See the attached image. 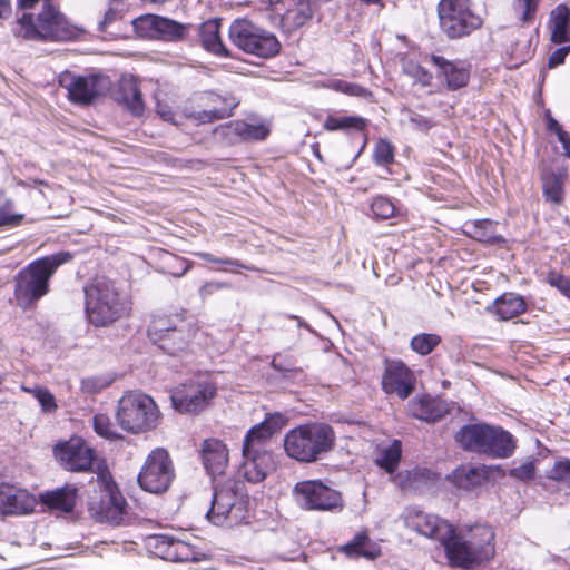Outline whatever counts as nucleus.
I'll return each mask as SVG.
<instances>
[{
    "label": "nucleus",
    "instance_id": "nucleus-1",
    "mask_svg": "<svg viewBox=\"0 0 570 570\" xmlns=\"http://www.w3.org/2000/svg\"><path fill=\"white\" fill-rule=\"evenodd\" d=\"M279 413L268 414L266 419L249 429L245 435L239 473L252 483L263 481L273 468V454L268 449L271 438L284 425Z\"/></svg>",
    "mask_w": 570,
    "mask_h": 570
},
{
    "label": "nucleus",
    "instance_id": "nucleus-2",
    "mask_svg": "<svg viewBox=\"0 0 570 570\" xmlns=\"http://www.w3.org/2000/svg\"><path fill=\"white\" fill-rule=\"evenodd\" d=\"M130 308L129 297L111 279L97 277L85 286V311L96 327L115 323L128 315Z\"/></svg>",
    "mask_w": 570,
    "mask_h": 570
},
{
    "label": "nucleus",
    "instance_id": "nucleus-3",
    "mask_svg": "<svg viewBox=\"0 0 570 570\" xmlns=\"http://www.w3.org/2000/svg\"><path fill=\"white\" fill-rule=\"evenodd\" d=\"M336 443L334 429L322 422H309L291 429L284 436L286 455L299 463H314L333 451Z\"/></svg>",
    "mask_w": 570,
    "mask_h": 570
},
{
    "label": "nucleus",
    "instance_id": "nucleus-4",
    "mask_svg": "<svg viewBox=\"0 0 570 570\" xmlns=\"http://www.w3.org/2000/svg\"><path fill=\"white\" fill-rule=\"evenodd\" d=\"M72 258L70 253L60 252L30 263L14 277V299L19 307L31 308L49 292V279L56 269Z\"/></svg>",
    "mask_w": 570,
    "mask_h": 570
},
{
    "label": "nucleus",
    "instance_id": "nucleus-5",
    "mask_svg": "<svg viewBox=\"0 0 570 570\" xmlns=\"http://www.w3.org/2000/svg\"><path fill=\"white\" fill-rule=\"evenodd\" d=\"M454 439L465 451L491 459H508L517 446L509 431L487 423L465 424L455 433Z\"/></svg>",
    "mask_w": 570,
    "mask_h": 570
},
{
    "label": "nucleus",
    "instance_id": "nucleus-6",
    "mask_svg": "<svg viewBox=\"0 0 570 570\" xmlns=\"http://www.w3.org/2000/svg\"><path fill=\"white\" fill-rule=\"evenodd\" d=\"M20 35L28 40L42 39L52 41H70L77 39L83 29L72 24L51 3H46L35 23L32 13H23L18 19Z\"/></svg>",
    "mask_w": 570,
    "mask_h": 570
},
{
    "label": "nucleus",
    "instance_id": "nucleus-7",
    "mask_svg": "<svg viewBox=\"0 0 570 570\" xmlns=\"http://www.w3.org/2000/svg\"><path fill=\"white\" fill-rule=\"evenodd\" d=\"M117 421L122 430L140 433L156 429L160 412L155 401L142 392H128L118 402Z\"/></svg>",
    "mask_w": 570,
    "mask_h": 570
},
{
    "label": "nucleus",
    "instance_id": "nucleus-8",
    "mask_svg": "<svg viewBox=\"0 0 570 570\" xmlns=\"http://www.w3.org/2000/svg\"><path fill=\"white\" fill-rule=\"evenodd\" d=\"M436 11L440 29L451 40L468 37L483 24L471 0H440Z\"/></svg>",
    "mask_w": 570,
    "mask_h": 570
},
{
    "label": "nucleus",
    "instance_id": "nucleus-9",
    "mask_svg": "<svg viewBox=\"0 0 570 570\" xmlns=\"http://www.w3.org/2000/svg\"><path fill=\"white\" fill-rule=\"evenodd\" d=\"M229 39L246 53L268 59L277 56L282 45L277 37L247 19H236L229 27Z\"/></svg>",
    "mask_w": 570,
    "mask_h": 570
},
{
    "label": "nucleus",
    "instance_id": "nucleus-10",
    "mask_svg": "<svg viewBox=\"0 0 570 570\" xmlns=\"http://www.w3.org/2000/svg\"><path fill=\"white\" fill-rule=\"evenodd\" d=\"M266 19L285 33L302 28L313 17L311 0H263Z\"/></svg>",
    "mask_w": 570,
    "mask_h": 570
},
{
    "label": "nucleus",
    "instance_id": "nucleus-11",
    "mask_svg": "<svg viewBox=\"0 0 570 570\" xmlns=\"http://www.w3.org/2000/svg\"><path fill=\"white\" fill-rule=\"evenodd\" d=\"M244 484L239 481L228 480L214 489L212 507L207 511V519L216 525L225 521L237 522L243 518Z\"/></svg>",
    "mask_w": 570,
    "mask_h": 570
},
{
    "label": "nucleus",
    "instance_id": "nucleus-12",
    "mask_svg": "<svg viewBox=\"0 0 570 570\" xmlns=\"http://www.w3.org/2000/svg\"><path fill=\"white\" fill-rule=\"evenodd\" d=\"M293 497L298 507L308 511H341L344 507L341 492L318 480L297 482Z\"/></svg>",
    "mask_w": 570,
    "mask_h": 570
},
{
    "label": "nucleus",
    "instance_id": "nucleus-13",
    "mask_svg": "<svg viewBox=\"0 0 570 570\" xmlns=\"http://www.w3.org/2000/svg\"><path fill=\"white\" fill-rule=\"evenodd\" d=\"M148 337L159 348L170 355L186 350L191 338V332L186 322L167 317L154 318L148 327Z\"/></svg>",
    "mask_w": 570,
    "mask_h": 570
},
{
    "label": "nucleus",
    "instance_id": "nucleus-14",
    "mask_svg": "<svg viewBox=\"0 0 570 570\" xmlns=\"http://www.w3.org/2000/svg\"><path fill=\"white\" fill-rule=\"evenodd\" d=\"M175 476L173 462L165 449L157 448L146 458L138 474L140 488L150 493L166 491Z\"/></svg>",
    "mask_w": 570,
    "mask_h": 570
},
{
    "label": "nucleus",
    "instance_id": "nucleus-15",
    "mask_svg": "<svg viewBox=\"0 0 570 570\" xmlns=\"http://www.w3.org/2000/svg\"><path fill=\"white\" fill-rule=\"evenodd\" d=\"M99 478L104 482V493L99 500L89 502V514L97 522L120 525L125 523L128 504L115 483L107 480L106 474H100Z\"/></svg>",
    "mask_w": 570,
    "mask_h": 570
},
{
    "label": "nucleus",
    "instance_id": "nucleus-16",
    "mask_svg": "<svg viewBox=\"0 0 570 570\" xmlns=\"http://www.w3.org/2000/svg\"><path fill=\"white\" fill-rule=\"evenodd\" d=\"M59 82L68 91L70 101L83 106L92 104L110 87L109 77L100 73L81 76L66 72L61 75Z\"/></svg>",
    "mask_w": 570,
    "mask_h": 570
},
{
    "label": "nucleus",
    "instance_id": "nucleus-17",
    "mask_svg": "<svg viewBox=\"0 0 570 570\" xmlns=\"http://www.w3.org/2000/svg\"><path fill=\"white\" fill-rule=\"evenodd\" d=\"M216 394V387L208 382H195L176 387L171 403L180 413H197L202 411Z\"/></svg>",
    "mask_w": 570,
    "mask_h": 570
},
{
    "label": "nucleus",
    "instance_id": "nucleus-18",
    "mask_svg": "<svg viewBox=\"0 0 570 570\" xmlns=\"http://www.w3.org/2000/svg\"><path fill=\"white\" fill-rule=\"evenodd\" d=\"M53 453L60 465L71 472H86L92 465L94 451L80 438L57 444Z\"/></svg>",
    "mask_w": 570,
    "mask_h": 570
},
{
    "label": "nucleus",
    "instance_id": "nucleus-19",
    "mask_svg": "<svg viewBox=\"0 0 570 570\" xmlns=\"http://www.w3.org/2000/svg\"><path fill=\"white\" fill-rule=\"evenodd\" d=\"M415 387L413 371L400 360H386L382 376V389L386 394H394L401 400L407 399Z\"/></svg>",
    "mask_w": 570,
    "mask_h": 570
},
{
    "label": "nucleus",
    "instance_id": "nucleus-20",
    "mask_svg": "<svg viewBox=\"0 0 570 570\" xmlns=\"http://www.w3.org/2000/svg\"><path fill=\"white\" fill-rule=\"evenodd\" d=\"M271 134L267 124H249L245 120H232L214 129V135L229 145L239 141H263Z\"/></svg>",
    "mask_w": 570,
    "mask_h": 570
},
{
    "label": "nucleus",
    "instance_id": "nucleus-21",
    "mask_svg": "<svg viewBox=\"0 0 570 570\" xmlns=\"http://www.w3.org/2000/svg\"><path fill=\"white\" fill-rule=\"evenodd\" d=\"M404 525L416 533L440 543L452 533V524L435 514L410 509L404 514Z\"/></svg>",
    "mask_w": 570,
    "mask_h": 570
},
{
    "label": "nucleus",
    "instance_id": "nucleus-22",
    "mask_svg": "<svg viewBox=\"0 0 570 570\" xmlns=\"http://www.w3.org/2000/svg\"><path fill=\"white\" fill-rule=\"evenodd\" d=\"M138 29L146 30L151 37L166 41H178L187 36L189 24L156 14H146L135 20Z\"/></svg>",
    "mask_w": 570,
    "mask_h": 570
},
{
    "label": "nucleus",
    "instance_id": "nucleus-23",
    "mask_svg": "<svg viewBox=\"0 0 570 570\" xmlns=\"http://www.w3.org/2000/svg\"><path fill=\"white\" fill-rule=\"evenodd\" d=\"M441 544L445 550L449 562L454 567L469 569L481 563L476 557L479 552L473 551L474 549L463 531L458 532L452 527V533H449Z\"/></svg>",
    "mask_w": 570,
    "mask_h": 570
},
{
    "label": "nucleus",
    "instance_id": "nucleus-24",
    "mask_svg": "<svg viewBox=\"0 0 570 570\" xmlns=\"http://www.w3.org/2000/svg\"><path fill=\"white\" fill-rule=\"evenodd\" d=\"M36 499L27 490L0 483V514L22 515L33 511Z\"/></svg>",
    "mask_w": 570,
    "mask_h": 570
},
{
    "label": "nucleus",
    "instance_id": "nucleus-25",
    "mask_svg": "<svg viewBox=\"0 0 570 570\" xmlns=\"http://www.w3.org/2000/svg\"><path fill=\"white\" fill-rule=\"evenodd\" d=\"M431 62L438 68L436 77L443 79L449 90L455 91L469 83L470 70L461 62H454L442 56L432 55Z\"/></svg>",
    "mask_w": 570,
    "mask_h": 570
},
{
    "label": "nucleus",
    "instance_id": "nucleus-26",
    "mask_svg": "<svg viewBox=\"0 0 570 570\" xmlns=\"http://www.w3.org/2000/svg\"><path fill=\"white\" fill-rule=\"evenodd\" d=\"M202 461L210 475L223 474L228 465V449L218 439H206L200 449Z\"/></svg>",
    "mask_w": 570,
    "mask_h": 570
},
{
    "label": "nucleus",
    "instance_id": "nucleus-27",
    "mask_svg": "<svg viewBox=\"0 0 570 570\" xmlns=\"http://www.w3.org/2000/svg\"><path fill=\"white\" fill-rule=\"evenodd\" d=\"M115 100L122 105L132 116H141L145 110L141 91L132 77H122L114 94Z\"/></svg>",
    "mask_w": 570,
    "mask_h": 570
},
{
    "label": "nucleus",
    "instance_id": "nucleus-28",
    "mask_svg": "<svg viewBox=\"0 0 570 570\" xmlns=\"http://www.w3.org/2000/svg\"><path fill=\"white\" fill-rule=\"evenodd\" d=\"M468 541L472 544L473 551L479 552L478 559L480 562L489 561L494 556V531L491 527L485 524H475L470 527L466 532Z\"/></svg>",
    "mask_w": 570,
    "mask_h": 570
},
{
    "label": "nucleus",
    "instance_id": "nucleus-29",
    "mask_svg": "<svg viewBox=\"0 0 570 570\" xmlns=\"http://www.w3.org/2000/svg\"><path fill=\"white\" fill-rule=\"evenodd\" d=\"M489 478V470L482 464H464L452 472L453 483L463 490H472L483 484Z\"/></svg>",
    "mask_w": 570,
    "mask_h": 570
},
{
    "label": "nucleus",
    "instance_id": "nucleus-30",
    "mask_svg": "<svg viewBox=\"0 0 570 570\" xmlns=\"http://www.w3.org/2000/svg\"><path fill=\"white\" fill-rule=\"evenodd\" d=\"M78 489L73 485H65L40 494V501L51 510L71 512L76 505Z\"/></svg>",
    "mask_w": 570,
    "mask_h": 570
},
{
    "label": "nucleus",
    "instance_id": "nucleus-31",
    "mask_svg": "<svg viewBox=\"0 0 570 570\" xmlns=\"http://www.w3.org/2000/svg\"><path fill=\"white\" fill-rule=\"evenodd\" d=\"M527 309V304L522 296L514 293H504L499 296L489 307V311L501 321H509L519 316Z\"/></svg>",
    "mask_w": 570,
    "mask_h": 570
},
{
    "label": "nucleus",
    "instance_id": "nucleus-32",
    "mask_svg": "<svg viewBox=\"0 0 570 570\" xmlns=\"http://www.w3.org/2000/svg\"><path fill=\"white\" fill-rule=\"evenodd\" d=\"M463 233L481 243L500 244L504 239L497 234V223L491 219L468 220L463 224Z\"/></svg>",
    "mask_w": 570,
    "mask_h": 570
},
{
    "label": "nucleus",
    "instance_id": "nucleus-33",
    "mask_svg": "<svg viewBox=\"0 0 570 570\" xmlns=\"http://www.w3.org/2000/svg\"><path fill=\"white\" fill-rule=\"evenodd\" d=\"M551 41L557 45L570 41V9L566 3L558 4L550 13Z\"/></svg>",
    "mask_w": 570,
    "mask_h": 570
},
{
    "label": "nucleus",
    "instance_id": "nucleus-34",
    "mask_svg": "<svg viewBox=\"0 0 570 570\" xmlns=\"http://www.w3.org/2000/svg\"><path fill=\"white\" fill-rule=\"evenodd\" d=\"M220 20L209 19L199 26V37L203 47L217 56H227V49L222 42L220 33Z\"/></svg>",
    "mask_w": 570,
    "mask_h": 570
},
{
    "label": "nucleus",
    "instance_id": "nucleus-35",
    "mask_svg": "<svg viewBox=\"0 0 570 570\" xmlns=\"http://www.w3.org/2000/svg\"><path fill=\"white\" fill-rule=\"evenodd\" d=\"M238 105L237 101L230 100L226 102V106H213L210 108H204L202 110L186 111V117L194 120L198 125L209 124L215 120H220L232 116L234 108Z\"/></svg>",
    "mask_w": 570,
    "mask_h": 570
},
{
    "label": "nucleus",
    "instance_id": "nucleus-36",
    "mask_svg": "<svg viewBox=\"0 0 570 570\" xmlns=\"http://www.w3.org/2000/svg\"><path fill=\"white\" fill-rule=\"evenodd\" d=\"M341 550L350 557H364L367 559H375L380 554V548L370 540L365 532L357 533Z\"/></svg>",
    "mask_w": 570,
    "mask_h": 570
},
{
    "label": "nucleus",
    "instance_id": "nucleus-37",
    "mask_svg": "<svg viewBox=\"0 0 570 570\" xmlns=\"http://www.w3.org/2000/svg\"><path fill=\"white\" fill-rule=\"evenodd\" d=\"M367 126V120L360 116H328L324 121V129L327 131H356L363 132Z\"/></svg>",
    "mask_w": 570,
    "mask_h": 570
},
{
    "label": "nucleus",
    "instance_id": "nucleus-38",
    "mask_svg": "<svg viewBox=\"0 0 570 570\" xmlns=\"http://www.w3.org/2000/svg\"><path fill=\"white\" fill-rule=\"evenodd\" d=\"M402 455V445L399 440H394L392 444L383 448L376 458V464L384 469L387 473L393 474L399 466Z\"/></svg>",
    "mask_w": 570,
    "mask_h": 570
},
{
    "label": "nucleus",
    "instance_id": "nucleus-39",
    "mask_svg": "<svg viewBox=\"0 0 570 570\" xmlns=\"http://www.w3.org/2000/svg\"><path fill=\"white\" fill-rule=\"evenodd\" d=\"M22 218V214L16 213L13 200L0 190V227L17 226Z\"/></svg>",
    "mask_w": 570,
    "mask_h": 570
},
{
    "label": "nucleus",
    "instance_id": "nucleus-40",
    "mask_svg": "<svg viewBox=\"0 0 570 570\" xmlns=\"http://www.w3.org/2000/svg\"><path fill=\"white\" fill-rule=\"evenodd\" d=\"M441 337L438 334L421 333L412 337L410 346L420 355L430 354L439 344Z\"/></svg>",
    "mask_w": 570,
    "mask_h": 570
},
{
    "label": "nucleus",
    "instance_id": "nucleus-41",
    "mask_svg": "<svg viewBox=\"0 0 570 570\" xmlns=\"http://www.w3.org/2000/svg\"><path fill=\"white\" fill-rule=\"evenodd\" d=\"M22 391L31 394L40 404L41 410L46 413H52L57 410V403L55 395L46 387L36 386V387H21Z\"/></svg>",
    "mask_w": 570,
    "mask_h": 570
},
{
    "label": "nucleus",
    "instance_id": "nucleus-42",
    "mask_svg": "<svg viewBox=\"0 0 570 570\" xmlns=\"http://www.w3.org/2000/svg\"><path fill=\"white\" fill-rule=\"evenodd\" d=\"M403 71L405 75L411 77L416 83H420L422 87H429L432 83V73L428 69L412 60L406 61L403 65Z\"/></svg>",
    "mask_w": 570,
    "mask_h": 570
},
{
    "label": "nucleus",
    "instance_id": "nucleus-43",
    "mask_svg": "<svg viewBox=\"0 0 570 570\" xmlns=\"http://www.w3.org/2000/svg\"><path fill=\"white\" fill-rule=\"evenodd\" d=\"M160 544L168 546V557L175 560H188L189 559V547L185 542L180 540H176L174 538H169L167 535H160L158 538Z\"/></svg>",
    "mask_w": 570,
    "mask_h": 570
},
{
    "label": "nucleus",
    "instance_id": "nucleus-44",
    "mask_svg": "<svg viewBox=\"0 0 570 570\" xmlns=\"http://www.w3.org/2000/svg\"><path fill=\"white\" fill-rule=\"evenodd\" d=\"M411 412L413 416L426 422H434L441 417V413L436 412L432 407V403L428 400H420L419 402L412 403Z\"/></svg>",
    "mask_w": 570,
    "mask_h": 570
},
{
    "label": "nucleus",
    "instance_id": "nucleus-45",
    "mask_svg": "<svg viewBox=\"0 0 570 570\" xmlns=\"http://www.w3.org/2000/svg\"><path fill=\"white\" fill-rule=\"evenodd\" d=\"M547 478L570 485V459L564 458L556 461L547 472Z\"/></svg>",
    "mask_w": 570,
    "mask_h": 570
},
{
    "label": "nucleus",
    "instance_id": "nucleus-46",
    "mask_svg": "<svg viewBox=\"0 0 570 570\" xmlns=\"http://www.w3.org/2000/svg\"><path fill=\"white\" fill-rule=\"evenodd\" d=\"M373 159L377 165L391 164L394 159V148L387 139H379L373 151Z\"/></svg>",
    "mask_w": 570,
    "mask_h": 570
},
{
    "label": "nucleus",
    "instance_id": "nucleus-47",
    "mask_svg": "<svg viewBox=\"0 0 570 570\" xmlns=\"http://www.w3.org/2000/svg\"><path fill=\"white\" fill-rule=\"evenodd\" d=\"M95 432L109 440L117 439L119 435L114 429V425L106 414H96L92 420Z\"/></svg>",
    "mask_w": 570,
    "mask_h": 570
},
{
    "label": "nucleus",
    "instance_id": "nucleus-48",
    "mask_svg": "<svg viewBox=\"0 0 570 570\" xmlns=\"http://www.w3.org/2000/svg\"><path fill=\"white\" fill-rule=\"evenodd\" d=\"M112 383L109 376L95 375L81 381V391L87 394H96L107 389Z\"/></svg>",
    "mask_w": 570,
    "mask_h": 570
},
{
    "label": "nucleus",
    "instance_id": "nucleus-49",
    "mask_svg": "<svg viewBox=\"0 0 570 570\" xmlns=\"http://www.w3.org/2000/svg\"><path fill=\"white\" fill-rule=\"evenodd\" d=\"M542 190L543 196L548 202L556 205H560L562 203L564 196L562 180H544Z\"/></svg>",
    "mask_w": 570,
    "mask_h": 570
},
{
    "label": "nucleus",
    "instance_id": "nucleus-50",
    "mask_svg": "<svg viewBox=\"0 0 570 570\" xmlns=\"http://www.w3.org/2000/svg\"><path fill=\"white\" fill-rule=\"evenodd\" d=\"M371 209L375 217L387 219L394 215L395 207L392 202L385 197H376L372 202Z\"/></svg>",
    "mask_w": 570,
    "mask_h": 570
},
{
    "label": "nucleus",
    "instance_id": "nucleus-51",
    "mask_svg": "<svg viewBox=\"0 0 570 570\" xmlns=\"http://www.w3.org/2000/svg\"><path fill=\"white\" fill-rule=\"evenodd\" d=\"M509 474L511 478L523 482L532 480L535 475V460H528L521 463L520 465L511 469Z\"/></svg>",
    "mask_w": 570,
    "mask_h": 570
},
{
    "label": "nucleus",
    "instance_id": "nucleus-52",
    "mask_svg": "<svg viewBox=\"0 0 570 570\" xmlns=\"http://www.w3.org/2000/svg\"><path fill=\"white\" fill-rule=\"evenodd\" d=\"M121 19V14L118 10L114 8H109L102 19L98 22L97 30L102 33H110L114 35V32L110 30L114 23L118 22Z\"/></svg>",
    "mask_w": 570,
    "mask_h": 570
},
{
    "label": "nucleus",
    "instance_id": "nucleus-53",
    "mask_svg": "<svg viewBox=\"0 0 570 570\" xmlns=\"http://www.w3.org/2000/svg\"><path fill=\"white\" fill-rule=\"evenodd\" d=\"M539 0H514L515 8H522V21H531L538 10Z\"/></svg>",
    "mask_w": 570,
    "mask_h": 570
},
{
    "label": "nucleus",
    "instance_id": "nucleus-54",
    "mask_svg": "<svg viewBox=\"0 0 570 570\" xmlns=\"http://www.w3.org/2000/svg\"><path fill=\"white\" fill-rule=\"evenodd\" d=\"M196 255L205 262L224 264V265L239 267V268H244V269H252L249 266L240 263L238 259L220 258V257L214 256L213 254L206 253V252L197 253Z\"/></svg>",
    "mask_w": 570,
    "mask_h": 570
},
{
    "label": "nucleus",
    "instance_id": "nucleus-55",
    "mask_svg": "<svg viewBox=\"0 0 570 570\" xmlns=\"http://www.w3.org/2000/svg\"><path fill=\"white\" fill-rule=\"evenodd\" d=\"M548 282L550 285L557 287L563 295L570 297V281L556 272H552L548 276Z\"/></svg>",
    "mask_w": 570,
    "mask_h": 570
},
{
    "label": "nucleus",
    "instance_id": "nucleus-56",
    "mask_svg": "<svg viewBox=\"0 0 570 570\" xmlns=\"http://www.w3.org/2000/svg\"><path fill=\"white\" fill-rule=\"evenodd\" d=\"M409 121L415 129L423 132L429 131L434 126L431 119L414 111H410Z\"/></svg>",
    "mask_w": 570,
    "mask_h": 570
},
{
    "label": "nucleus",
    "instance_id": "nucleus-57",
    "mask_svg": "<svg viewBox=\"0 0 570 570\" xmlns=\"http://www.w3.org/2000/svg\"><path fill=\"white\" fill-rule=\"evenodd\" d=\"M227 100L236 101L235 98L233 97H222L220 95H217L213 91L205 92L204 96L202 97L203 105L206 108H210L213 106H226Z\"/></svg>",
    "mask_w": 570,
    "mask_h": 570
},
{
    "label": "nucleus",
    "instance_id": "nucleus-58",
    "mask_svg": "<svg viewBox=\"0 0 570 570\" xmlns=\"http://www.w3.org/2000/svg\"><path fill=\"white\" fill-rule=\"evenodd\" d=\"M229 287L230 285L225 282H207L199 288V295L202 298H206L220 289Z\"/></svg>",
    "mask_w": 570,
    "mask_h": 570
},
{
    "label": "nucleus",
    "instance_id": "nucleus-59",
    "mask_svg": "<svg viewBox=\"0 0 570 570\" xmlns=\"http://www.w3.org/2000/svg\"><path fill=\"white\" fill-rule=\"evenodd\" d=\"M570 52V46L569 47H561L556 49L548 59V66L549 68H554L559 65H562L564 62V59L567 55Z\"/></svg>",
    "mask_w": 570,
    "mask_h": 570
},
{
    "label": "nucleus",
    "instance_id": "nucleus-60",
    "mask_svg": "<svg viewBox=\"0 0 570 570\" xmlns=\"http://www.w3.org/2000/svg\"><path fill=\"white\" fill-rule=\"evenodd\" d=\"M556 135L558 137V140L562 145L563 154L567 157H570V136H569V134L566 130L562 129L559 132H557Z\"/></svg>",
    "mask_w": 570,
    "mask_h": 570
},
{
    "label": "nucleus",
    "instance_id": "nucleus-61",
    "mask_svg": "<svg viewBox=\"0 0 570 570\" xmlns=\"http://www.w3.org/2000/svg\"><path fill=\"white\" fill-rule=\"evenodd\" d=\"M342 91L346 92V94H350V95H355V96H361L363 94L364 88L357 86V85H352V83H344L342 85L341 87Z\"/></svg>",
    "mask_w": 570,
    "mask_h": 570
},
{
    "label": "nucleus",
    "instance_id": "nucleus-62",
    "mask_svg": "<svg viewBox=\"0 0 570 570\" xmlns=\"http://www.w3.org/2000/svg\"><path fill=\"white\" fill-rule=\"evenodd\" d=\"M11 12L10 0H0V18H6Z\"/></svg>",
    "mask_w": 570,
    "mask_h": 570
},
{
    "label": "nucleus",
    "instance_id": "nucleus-63",
    "mask_svg": "<svg viewBox=\"0 0 570 570\" xmlns=\"http://www.w3.org/2000/svg\"><path fill=\"white\" fill-rule=\"evenodd\" d=\"M547 128L550 132H559L560 130H562L563 128L561 127V125L552 117H550L547 121Z\"/></svg>",
    "mask_w": 570,
    "mask_h": 570
},
{
    "label": "nucleus",
    "instance_id": "nucleus-64",
    "mask_svg": "<svg viewBox=\"0 0 570 570\" xmlns=\"http://www.w3.org/2000/svg\"><path fill=\"white\" fill-rule=\"evenodd\" d=\"M38 2L39 0H17L18 8L22 10L31 9Z\"/></svg>",
    "mask_w": 570,
    "mask_h": 570
}]
</instances>
